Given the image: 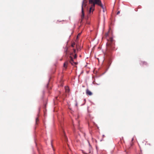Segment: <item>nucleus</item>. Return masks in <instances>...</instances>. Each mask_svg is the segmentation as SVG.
Wrapping results in <instances>:
<instances>
[{
    "instance_id": "2eb2a0df",
    "label": "nucleus",
    "mask_w": 154,
    "mask_h": 154,
    "mask_svg": "<svg viewBox=\"0 0 154 154\" xmlns=\"http://www.w3.org/2000/svg\"><path fill=\"white\" fill-rule=\"evenodd\" d=\"M88 142V143H89V145L90 146H91L90 144V143H89Z\"/></svg>"
},
{
    "instance_id": "f8f14e48",
    "label": "nucleus",
    "mask_w": 154,
    "mask_h": 154,
    "mask_svg": "<svg viewBox=\"0 0 154 154\" xmlns=\"http://www.w3.org/2000/svg\"><path fill=\"white\" fill-rule=\"evenodd\" d=\"M73 50L74 52V53H75L76 52V50L75 49H73Z\"/></svg>"
},
{
    "instance_id": "1a4fd4ad",
    "label": "nucleus",
    "mask_w": 154,
    "mask_h": 154,
    "mask_svg": "<svg viewBox=\"0 0 154 154\" xmlns=\"http://www.w3.org/2000/svg\"><path fill=\"white\" fill-rule=\"evenodd\" d=\"M35 121H36V123L37 124V122L38 121V118H36V119H35Z\"/></svg>"
},
{
    "instance_id": "39448f33",
    "label": "nucleus",
    "mask_w": 154,
    "mask_h": 154,
    "mask_svg": "<svg viewBox=\"0 0 154 154\" xmlns=\"http://www.w3.org/2000/svg\"><path fill=\"white\" fill-rule=\"evenodd\" d=\"M86 94L88 95L91 96L92 94V93L88 89L86 90Z\"/></svg>"
},
{
    "instance_id": "9d476101",
    "label": "nucleus",
    "mask_w": 154,
    "mask_h": 154,
    "mask_svg": "<svg viewBox=\"0 0 154 154\" xmlns=\"http://www.w3.org/2000/svg\"><path fill=\"white\" fill-rule=\"evenodd\" d=\"M75 106H77V104H78V103H77V102L76 100L75 101Z\"/></svg>"
},
{
    "instance_id": "20e7f679",
    "label": "nucleus",
    "mask_w": 154,
    "mask_h": 154,
    "mask_svg": "<svg viewBox=\"0 0 154 154\" xmlns=\"http://www.w3.org/2000/svg\"><path fill=\"white\" fill-rule=\"evenodd\" d=\"M70 59L69 60L70 63L72 65H76L77 63L74 61L73 58L71 56H70Z\"/></svg>"
},
{
    "instance_id": "6ab92c4d",
    "label": "nucleus",
    "mask_w": 154,
    "mask_h": 154,
    "mask_svg": "<svg viewBox=\"0 0 154 154\" xmlns=\"http://www.w3.org/2000/svg\"><path fill=\"white\" fill-rule=\"evenodd\" d=\"M96 149H97V147H96Z\"/></svg>"
},
{
    "instance_id": "7ed1b4c3",
    "label": "nucleus",
    "mask_w": 154,
    "mask_h": 154,
    "mask_svg": "<svg viewBox=\"0 0 154 154\" xmlns=\"http://www.w3.org/2000/svg\"><path fill=\"white\" fill-rule=\"evenodd\" d=\"M61 134L62 136L63 137L65 141H67V137L66 136L65 131L63 128L62 129Z\"/></svg>"
},
{
    "instance_id": "ddd939ff",
    "label": "nucleus",
    "mask_w": 154,
    "mask_h": 154,
    "mask_svg": "<svg viewBox=\"0 0 154 154\" xmlns=\"http://www.w3.org/2000/svg\"><path fill=\"white\" fill-rule=\"evenodd\" d=\"M120 13V11H118L117 12V14H119Z\"/></svg>"
},
{
    "instance_id": "f3484780",
    "label": "nucleus",
    "mask_w": 154,
    "mask_h": 154,
    "mask_svg": "<svg viewBox=\"0 0 154 154\" xmlns=\"http://www.w3.org/2000/svg\"><path fill=\"white\" fill-rule=\"evenodd\" d=\"M73 126H74V124H73Z\"/></svg>"
},
{
    "instance_id": "f03ea898",
    "label": "nucleus",
    "mask_w": 154,
    "mask_h": 154,
    "mask_svg": "<svg viewBox=\"0 0 154 154\" xmlns=\"http://www.w3.org/2000/svg\"><path fill=\"white\" fill-rule=\"evenodd\" d=\"M86 4L85 3V0H83V1L82 2V17L83 18L84 17V11L83 10V6H85L86 5Z\"/></svg>"
},
{
    "instance_id": "4468645a",
    "label": "nucleus",
    "mask_w": 154,
    "mask_h": 154,
    "mask_svg": "<svg viewBox=\"0 0 154 154\" xmlns=\"http://www.w3.org/2000/svg\"><path fill=\"white\" fill-rule=\"evenodd\" d=\"M81 35V33H79L78 34V35L77 36V38H78V36H79V35Z\"/></svg>"
},
{
    "instance_id": "f257e3e1",
    "label": "nucleus",
    "mask_w": 154,
    "mask_h": 154,
    "mask_svg": "<svg viewBox=\"0 0 154 154\" xmlns=\"http://www.w3.org/2000/svg\"><path fill=\"white\" fill-rule=\"evenodd\" d=\"M89 3L91 5V6L88 14V16H90L91 14H93V12L94 10L95 6L96 5L101 7L103 9V11L104 12V7L100 0H89Z\"/></svg>"
},
{
    "instance_id": "0eeeda50",
    "label": "nucleus",
    "mask_w": 154,
    "mask_h": 154,
    "mask_svg": "<svg viewBox=\"0 0 154 154\" xmlns=\"http://www.w3.org/2000/svg\"><path fill=\"white\" fill-rule=\"evenodd\" d=\"M67 48L66 47L65 49L64 52L66 54H67Z\"/></svg>"
},
{
    "instance_id": "6e6552de",
    "label": "nucleus",
    "mask_w": 154,
    "mask_h": 154,
    "mask_svg": "<svg viewBox=\"0 0 154 154\" xmlns=\"http://www.w3.org/2000/svg\"><path fill=\"white\" fill-rule=\"evenodd\" d=\"M75 45V42H74V43H72V45H71V46L72 47H74V45Z\"/></svg>"
},
{
    "instance_id": "dca6fc26",
    "label": "nucleus",
    "mask_w": 154,
    "mask_h": 154,
    "mask_svg": "<svg viewBox=\"0 0 154 154\" xmlns=\"http://www.w3.org/2000/svg\"><path fill=\"white\" fill-rule=\"evenodd\" d=\"M78 126H79V122H78Z\"/></svg>"
},
{
    "instance_id": "9b49d317",
    "label": "nucleus",
    "mask_w": 154,
    "mask_h": 154,
    "mask_svg": "<svg viewBox=\"0 0 154 154\" xmlns=\"http://www.w3.org/2000/svg\"><path fill=\"white\" fill-rule=\"evenodd\" d=\"M77 57V55L76 54H75V55L74 56V58L75 59Z\"/></svg>"
},
{
    "instance_id": "a211bd4d",
    "label": "nucleus",
    "mask_w": 154,
    "mask_h": 154,
    "mask_svg": "<svg viewBox=\"0 0 154 154\" xmlns=\"http://www.w3.org/2000/svg\"><path fill=\"white\" fill-rule=\"evenodd\" d=\"M133 140V139H132V140Z\"/></svg>"
},
{
    "instance_id": "423d86ee",
    "label": "nucleus",
    "mask_w": 154,
    "mask_h": 154,
    "mask_svg": "<svg viewBox=\"0 0 154 154\" xmlns=\"http://www.w3.org/2000/svg\"><path fill=\"white\" fill-rule=\"evenodd\" d=\"M68 61H66L63 64V67L65 69H66L67 66L68 65Z\"/></svg>"
}]
</instances>
